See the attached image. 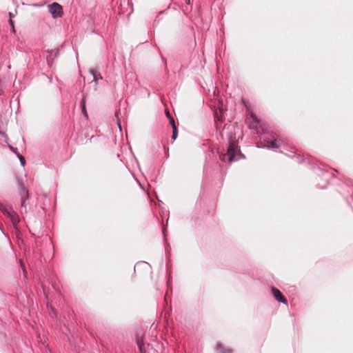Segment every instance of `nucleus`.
I'll use <instances>...</instances> for the list:
<instances>
[{
    "mask_svg": "<svg viewBox=\"0 0 353 353\" xmlns=\"http://www.w3.org/2000/svg\"><path fill=\"white\" fill-rule=\"evenodd\" d=\"M227 137L228 140L227 152L225 154H221L220 159L223 161H225L227 159L229 163L238 161L241 159H245V155L241 153L239 147L236 143L235 134L232 132H229Z\"/></svg>",
    "mask_w": 353,
    "mask_h": 353,
    "instance_id": "f257e3e1",
    "label": "nucleus"
},
{
    "mask_svg": "<svg viewBox=\"0 0 353 353\" xmlns=\"http://www.w3.org/2000/svg\"><path fill=\"white\" fill-rule=\"evenodd\" d=\"M90 74L93 78L90 81V90H92L95 92L101 91L107 83V81L103 78L101 72L97 68H92L90 69Z\"/></svg>",
    "mask_w": 353,
    "mask_h": 353,
    "instance_id": "f03ea898",
    "label": "nucleus"
},
{
    "mask_svg": "<svg viewBox=\"0 0 353 353\" xmlns=\"http://www.w3.org/2000/svg\"><path fill=\"white\" fill-rule=\"evenodd\" d=\"M17 184L19 188V194L21 197V207L26 208V202L29 199V191L21 179L17 178Z\"/></svg>",
    "mask_w": 353,
    "mask_h": 353,
    "instance_id": "7ed1b4c3",
    "label": "nucleus"
},
{
    "mask_svg": "<svg viewBox=\"0 0 353 353\" xmlns=\"http://www.w3.org/2000/svg\"><path fill=\"white\" fill-rule=\"evenodd\" d=\"M48 7L49 12L52 14L54 19H57L62 17L63 14V8L59 3L53 2Z\"/></svg>",
    "mask_w": 353,
    "mask_h": 353,
    "instance_id": "20e7f679",
    "label": "nucleus"
},
{
    "mask_svg": "<svg viewBox=\"0 0 353 353\" xmlns=\"http://www.w3.org/2000/svg\"><path fill=\"white\" fill-rule=\"evenodd\" d=\"M271 292L275 300L277 301L279 303H282L284 304L288 303L286 298L283 296V294L279 289L272 286L271 288Z\"/></svg>",
    "mask_w": 353,
    "mask_h": 353,
    "instance_id": "39448f33",
    "label": "nucleus"
},
{
    "mask_svg": "<svg viewBox=\"0 0 353 353\" xmlns=\"http://www.w3.org/2000/svg\"><path fill=\"white\" fill-rule=\"evenodd\" d=\"M283 141L279 139L277 141L276 139L274 140H270L267 142V145H257V148H268L269 149H277L280 147V143H282Z\"/></svg>",
    "mask_w": 353,
    "mask_h": 353,
    "instance_id": "423d86ee",
    "label": "nucleus"
},
{
    "mask_svg": "<svg viewBox=\"0 0 353 353\" xmlns=\"http://www.w3.org/2000/svg\"><path fill=\"white\" fill-rule=\"evenodd\" d=\"M136 343L139 347V353H149L148 349L149 348L150 345L148 344L147 347H145L143 339H141L138 335L136 337Z\"/></svg>",
    "mask_w": 353,
    "mask_h": 353,
    "instance_id": "0eeeda50",
    "label": "nucleus"
},
{
    "mask_svg": "<svg viewBox=\"0 0 353 353\" xmlns=\"http://www.w3.org/2000/svg\"><path fill=\"white\" fill-rule=\"evenodd\" d=\"M11 220L12 224L14 228H16L17 224L19 222V217L18 214L12 210V208H10L9 211L6 214Z\"/></svg>",
    "mask_w": 353,
    "mask_h": 353,
    "instance_id": "6e6552de",
    "label": "nucleus"
},
{
    "mask_svg": "<svg viewBox=\"0 0 353 353\" xmlns=\"http://www.w3.org/2000/svg\"><path fill=\"white\" fill-rule=\"evenodd\" d=\"M252 121L249 123V128L251 130H257L260 126V122L257 117L253 113H250Z\"/></svg>",
    "mask_w": 353,
    "mask_h": 353,
    "instance_id": "1a4fd4ad",
    "label": "nucleus"
},
{
    "mask_svg": "<svg viewBox=\"0 0 353 353\" xmlns=\"http://www.w3.org/2000/svg\"><path fill=\"white\" fill-rule=\"evenodd\" d=\"M81 109H82V113L88 119V112L86 110V106H85V97H84V96L81 101Z\"/></svg>",
    "mask_w": 353,
    "mask_h": 353,
    "instance_id": "9d476101",
    "label": "nucleus"
},
{
    "mask_svg": "<svg viewBox=\"0 0 353 353\" xmlns=\"http://www.w3.org/2000/svg\"><path fill=\"white\" fill-rule=\"evenodd\" d=\"M11 207H8L5 205L4 204L0 203V210L6 215V214L9 211Z\"/></svg>",
    "mask_w": 353,
    "mask_h": 353,
    "instance_id": "9b49d317",
    "label": "nucleus"
},
{
    "mask_svg": "<svg viewBox=\"0 0 353 353\" xmlns=\"http://www.w3.org/2000/svg\"><path fill=\"white\" fill-rule=\"evenodd\" d=\"M216 350L219 353H230V350L226 351L221 344L219 343L216 345Z\"/></svg>",
    "mask_w": 353,
    "mask_h": 353,
    "instance_id": "f8f14e48",
    "label": "nucleus"
},
{
    "mask_svg": "<svg viewBox=\"0 0 353 353\" xmlns=\"http://www.w3.org/2000/svg\"><path fill=\"white\" fill-rule=\"evenodd\" d=\"M20 266L22 269V271H23V276L24 278H27V275H28V273H27V271L26 270V268H25V265L23 263V262L22 261V260H20Z\"/></svg>",
    "mask_w": 353,
    "mask_h": 353,
    "instance_id": "ddd939ff",
    "label": "nucleus"
},
{
    "mask_svg": "<svg viewBox=\"0 0 353 353\" xmlns=\"http://www.w3.org/2000/svg\"><path fill=\"white\" fill-rule=\"evenodd\" d=\"M178 137V128H174L172 129V139L175 140Z\"/></svg>",
    "mask_w": 353,
    "mask_h": 353,
    "instance_id": "4468645a",
    "label": "nucleus"
},
{
    "mask_svg": "<svg viewBox=\"0 0 353 353\" xmlns=\"http://www.w3.org/2000/svg\"><path fill=\"white\" fill-rule=\"evenodd\" d=\"M9 149L12 151L17 156H19V153L17 152V149L14 148L10 144H8Z\"/></svg>",
    "mask_w": 353,
    "mask_h": 353,
    "instance_id": "2eb2a0df",
    "label": "nucleus"
},
{
    "mask_svg": "<svg viewBox=\"0 0 353 353\" xmlns=\"http://www.w3.org/2000/svg\"><path fill=\"white\" fill-rule=\"evenodd\" d=\"M168 120H169V123H170V125L172 126V129L174 128H177V126L176 125V123H175V121H174V119L173 117L172 118H170Z\"/></svg>",
    "mask_w": 353,
    "mask_h": 353,
    "instance_id": "dca6fc26",
    "label": "nucleus"
},
{
    "mask_svg": "<svg viewBox=\"0 0 353 353\" xmlns=\"http://www.w3.org/2000/svg\"><path fill=\"white\" fill-rule=\"evenodd\" d=\"M17 157H18V158H19V159L20 161V163H21V165L24 166L25 164H26V159H25V158L21 154H19V156H17Z\"/></svg>",
    "mask_w": 353,
    "mask_h": 353,
    "instance_id": "f3484780",
    "label": "nucleus"
},
{
    "mask_svg": "<svg viewBox=\"0 0 353 353\" xmlns=\"http://www.w3.org/2000/svg\"><path fill=\"white\" fill-rule=\"evenodd\" d=\"M9 23H10V26L12 27V32H15V29H14V21L12 19H10L9 20Z\"/></svg>",
    "mask_w": 353,
    "mask_h": 353,
    "instance_id": "a211bd4d",
    "label": "nucleus"
},
{
    "mask_svg": "<svg viewBox=\"0 0 353 353\" xmlns=\"http://www.w3.org/2000/svg\"><path fill=\"white\" fill-rule=\"evenodd\" d=\"M296 161L299 163H302L303 161V158L300 155H297L296 157Z\"/></svg>",
    "mask_w": 353,
    "mask_h": 353,
    "instance_id": "6ab92c4d",
    "label": "nucleus"
},
{
    "mask_svg": "<svg viewBox=\"0 0 353 353\" xmlns=\"http://www.w3.org/2000/svg\"><path fill=\"white\" fill-rule=\"evenodd\" d=\"M165 116L169 119L170 118H172L173 117L170 114L168 110H165Z\"/></svg>",
    "mask_w": 353,
    "mask_h": 353,
    "instance_id": "aec40b11",
    "label": "nucleus"
},
{
    "mask_svg": "<svg viewBox=\"0 0 353 353\" xmlns=\"http://www.w3.org/2000/svg\"><path fill=\"white\" fill-rule=\"evenodd\" d=\"M140 264H148V263L145 261L137 263L134 266V270L140 265Z\"/></svg>",
    "mask_w": 353,
    "mask_h": 353,
    "instance_id": "412c9836",
    "label": "nucleus"
},
{
    "mask_svg": "<svg viewBox=\"0 0 353 353\" xmlns=\"http://www.w3.org/2000/svg\"><path fill=\"white\" fill-rule=\"evenodd\" d=\"M95 137L94 135H92L90 137V141H92L94 139Z\"/></svg>",
    "mask_w": 353,
    "mask_h": 353,
    "instance_id": "4be33fe9",
    "label": "nucleus"
},
{
    "mask_svg": "<svg viewBox=\"0 0 353 353\" xmlns=\"http://www.w3.org/2000/svg\"><path fill=\"white\" fill-rule=\"evenodd\" d=\"M9 17H10V19H12V18L14 17V14L12 12H9Z\"/></svg>",
    "mask_w": 353,
    "mask_h": 353,
    "instance_id": "5701e85b",
    "label": "nucleus"
},
{
    "mask_svg": "<svg viewBox=\"0 0 353 353\" xmlns=\"http://www.w3.org/2000/svg\"><path fill=\"white\" fill-rule=\"evenodd\" d=\"M185 3L188 5L191 4V0H185Z\"/></svg>",
    "mask_w": 353,
    "mask_h": 353,
    "instance_id": "b1692460",
    "label": "nucleus"
},
{
    "mask_svg": "<svg viewBox=\"0 0 353 353\" xmlns=\"http://www.w3.org/2000/svg\"><path fill=\"white\" fill-rule=\"evenodd\" d=\"M59 54V50H57L54 52V57H57Z\"/></svg>",
    "mask_w": 353,
    "mask_h": 353,
    "instance_id": "393cba45",
    "label": "nucleus"
},
{
    "mask_svg": "<svg viewBox=\"0 0 353 353\" xmlns=\"http://www.w3.org/2000/svg\"><path fill=\"white\" fill-rule=\"evenodd\" d=\"M54 52V50H51V51L48 50V51H47V53H50V54H51V53H52V52Z\"/></svg>",
    "mask_w": 353,
    "mask_h": 353,
    "instance_id": "a878e982",
    "label": "nucleus"
},
{
    "mask_svg": "<svg viewBox=\"0 0 353 353\" xmlns=\"http://www.w3.org/2000/svg\"><path fill=\"white\" fill-rule=\"evenodd\" d=\"M118 125H119V128L120 130H121V124L118 123Z\"/></svg>",
    "mask_w": 353,
    "mask_h": 353,
    "instance_id": "bb28decb",
    "label": "nucleus"
},
{
    "mask_svg": "<svg viewBox=\"0 0 353 353\" xmlns=\"http://www.w3.org/2000/svg\"><path fill=\"white\" fill-rule=\"evenodd\" d=\"M163 233L164 236H165V229H163Z\"/></svg>",
    "mask_w": 353,
    "mask_h": 353,
    "instance_id": "cd10ccee",
    "label": "nucleus"
},
{
    "mask_svg": "<svg viewBox=\"0 0 353 353\" xmlns=\"http://www.w3.org/2000/svg\"><path fill=\"white\" fill-rule=\"evenodd\" d=\"M161 59H162V61H163V62H165V63L166 62H165V60L164 59V58H163V57H161Z\"/></svg>",
    "mask_w": 353,
    "mask_h": 353,
    "instance_id": "c85d7f7f",
    "label": "nucleus"
},
{
    "mask_svg": "<svg viewBox=\"0 0 353 353\" xmlns=\"http://www.w3.org/2000/svg\"><path fill=\"white\" fill-rule=\"evenodd\" d=\"M225 129H226V127H225V126H224V127H223V130H225ZM228 129H229V127H228V128H227V130H228Z\"/></svg>",
    "mask_w": 353,
    "mask_h": 353,
    "instance_id": "c756f323",
    "label": "nucleus"
},
{
    "mask_svg": "<svg viewBox=\"0 0 353 353\" xmlns=\"http://www.w3.org/2000/svg\"><path fill=\"white\" fill-rule=\"evenodd\" d=\"M46 59H48V61H49V56H48V55H47Z\"/></svg>",
    "mask_w": 353,
    "mask_h": 353,
    "instance_id": "7c9ffc66",
    "label": "nucleus"
},
{
    "mask_svg": "<svg viewBox=\"0 0 353 353\" xmlns=\"http://www.w3.org/2000/svg\"><path fill=\"white\" fill-rule=\"evenodd\" d=\"M115 115H116V117H118V113H117V112H116V113H115Z\"/></svg>",
    "mask_w": 353,
    "mask_h": 353,
    "instance_id": "2f4dec72",
    "label": "nucleus"
}]
</instances>
